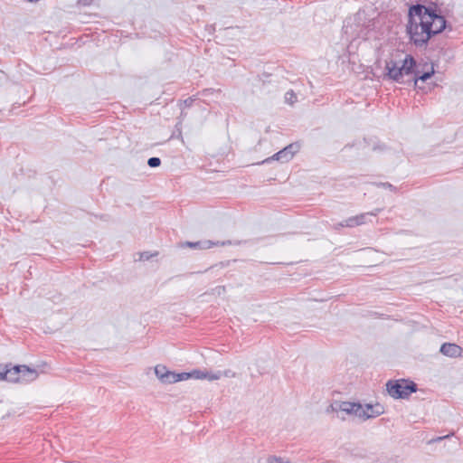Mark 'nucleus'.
Returning a JSON list of instances; mask_svg holds the SVG:
<instances>
[{"mask_svg": "<svg viewBox=\"0 0 463 463\" xmlns=\"http://www.w3.org/2000/svg\"><path fill=\"white\" fill-rule=\"evenodd\" d=\"M147 164L151 167H156L160 165L161 160L158 157H151L148 159Z\"/></svg>", "mask_w": 463, "mask_h": 463, "instance_id": "obj_17", "label": "nucleus"}, {"mask_svg": "<svg viewBox=\"0 0 463 463\" xmlns=\"http://www.w3.org/2000/svg\"><path fill=\"white\" fill-rule=\"evenodd\" d=\"M414 64L411 56L397 52L386 61L385 71L388 77L393 80L405 82L404 78L407 77V80L413 81L416 88L422 89L420 83L434 74V67L432 64H425L422 69H414Z\"/></svg>", "mask_w": 463, "mask_h": 463, "instance_id": "obj_2", "label": "nucleus"}, {"mask_svg": "<svg viewBox=\"0 0 463 463\" xmlns=\"http://www.w3.org/2000/svg\"><path fill=\"white\" fill-rule=\"evenodd\" d=\"M7 366L0 364V380H5Z\"/></svg>", "mask_w": 463, "mask_h": 463, "instance_id": "obj_18", "label": "nucleus"}, {"mask_svg": "<svg viewBox=\"0 0 463 463\" xmlns=\"http://www.w3.org/2000/svg\"><path fill=\"white\" fill-rule=\"evenodd\" d=\"M387 391L393 398H405L416 391V385L405 380L389 382L387 383Z\"/></svg>", "mask_w": 463, "mask_h": 463, "instance_id": "obj_4", "label": "nucleus"}, {"mask_svg": "<svg viewBox=\"0 0 463 463\" xmlns=\"http://www.w3.org/2000/svg\"><path fill=\"white\" fill-rule=\"evenodd\" d=\"M219 245V242H213L212 241H209V240H204V241H196V242H184L181 244L182 247H184V246H187V247H190V248H194V249H200V250H206V249H210L213 246H217Z\"/></svg>", "mask_w": 463, "mask_h": 463, "instance_id": "obj_10", "label": "nucleus"}, {"mask_svg": "<svg viewBox=\"0 0 463 463\" xmlns=\"http://www.w3.org/2000/svg\"><path fill=\"white\" fill-rule=\"evenodd\" d=\"M184 375H185V381L188 379H196V380H204V370L194 369L191 372H184Z\"/></svg>", "mask_w": 463, "mask_h": 463, "instance_id": "obj_14", "label": "nucleus"}, {"mask_svg": "<svg viewBox=\"0 0 463 463\" xmlns=\"http://www.w3.org/2000/svg\"><path fill=\"white\" fill-rule=\"evenodd\" d=\"M148 259H149V256L147 255V253L145 252V253L140 254V258H139L140 260H148Z\"/></svg>", "mask_w": 463, "mask_h": 463, "instance_id": "obj_20", "label": "nucleus"}, {"mask_svg": "<svg viewBox=\"0 0 463 463\" xmlns=\"http://www.w3.org/2000/svg\"><path fill=\"white\" fill-rule=\"evenodd\" d=\"M375 214L376 213H363V214L349 218L348 220L345 221V226L354 227V226L363 224V223L366 222V219L368 217L375 216Z\"/></svg>", "mask_w": 463, "mask_h": 463, "instance_id": "obj_11", "label": "nucleus"}, {"mask_svg": "<svg viewBox=\"0 0 463 463\" xmlns=\"http://www.w3.org/2000/svg\"><path fill=\"white\" fill-rule=\"evenodd\" d=\"M440 353L449 357H460L463 355V349L456 344L446 343L440 346Z\"/></svg>", "mask_w": 463, "mask_h": 463, "instance_id": "obj_7", "label": "nucleus"}, {"mask_svg": "<svg viewBox=\"0 0 463 463\" xmlns=\"http://www.w3.org/2000/svg\"><path fill=\"white\" fill-rule=\"evenodd\" d=\"M183 381H185V375H184V372L183 373H175L173 371H169V373H167L166 377L164 379L162 383L172 384V383H175L183 382Z\"/></svg>", "mask_w": 463, "mask_h": 463, "instance_id": "obj_12", "label": "nucleus"}, {"mask_svg": "<svg viewBox=\"0 0 463 463\" xmlns=\"http://www.w3.org/2000/svg\"><path fill=\"white\" fill-rule=\"evenodd\" d=\"M80 2H81L82 4H84V5H87V4H88V2H87L86 0H80Z\"/></svg>", "mask_w": 463, "mask_h": 463, "instance_id": "obj_23", "label": "nucleus"}, {"mask_svg": "<svg viewBox=\"0 0 463 463\" xmlns=\"http://www.w3.org/2000/svg\"><path fill=\"white\" fill-rule=\"evenodd\" d=\"M21 365L7 368L5 381L20 382Z\"/></svg>", "mask_w": 463, "mask_h": 463, "instance_id": "obj_13", "label": "nucleus"}, {"mask_svg": "<svg viewBox=\"0 0 463 463\" xmlns=\"http://www.w3.org/2000/svg\"><path fill=\"white\" fill-rule=\"evenodd\" d=\"M39 373L35 369L26 365H21L20 382H32L38 377Z\"/></svg>", "mask_w": 463, "mask_h": 463, "instance_id": "obj_9", "label": "nucleus"}, {"mask_svg": "<svg viewBox=\"0 0 463 463\" xmlns=\"http://www.w3.org/2000/svg\"><path fill=\"white\" fill-rule=\"evenodd\" d=\"M285 99L289 104H294L297 101V96L293 91H288L285 94Z\"/></svg>", "mask_w": 463, "mask_h": 463, "instance_id": "obj_16", "label": "nucleus"}, {"mask_svg": "<svg viewBox=\"0 0 463 463\" xmlns=\"http://www.w3.org/2000/svg\"><path fill=\"white\" fill-rule=\"evenodd\" d=\"M300 146L297 143L290 144L282 150L279 151L271 157L266 158L261 162V164L268 163L270 160H277L281 162H288L294 156V155L299 150Z\"/></svg>", "mask_w": 463, "mask_h": 463, "instance_id": "obj_5", "label": "nucleus"}, {"mask_svg": "<svg viewBox=\"0 0 463 463\" xmlns=\"http://www.w3.org/2000/svg\"><path fill=\"white\" fill-rule=\"evenodd\" d=\"M154 370L156 376L161 383L164 381V379L166 377L167 373L170 371L165 365L162 364L156 365Z\"/></svg>", "mask_w": 463, "mask_h": 463, "instance_id": "obj_15", "label": "nucleus"}, {"mask_svg": "<svg viewBox=\"0 0 463 463\" xmlns=\"http://www.w3.org/2000/svg\"><path fill=\"white\" fill-rule=\"evenodd\" d=\"M214 291L216 292V294L218 295H222L225 292V288L224 287H217Z\"/></svg>", "mask_w": 463, "mask_h": 463, "instance_id": "obj_19", "label": "nucleus"}, {"mask_svg": "<svg viewBox=\"0 0 463 463\" xmlns=\"http://www.w3.org/2000/svg\"><path fill=\"white\" fill-rule=\"evenodd\" d=\"M331 408L333 411L336 412L338 418L345 419L343 414H345L362 421L364 409L361 403L341 402L331 405Z\"/></svg>", "mask_w": 463, "mask_h": 463, "instance_id": "obj_3", "label": "nucleus"}, {"mask_svg": "<svg viewBox=\"0 0 463 463\" xmlns=\"http://www.w3.org/2000/svg\"><path fill=\"white\" fill-rule=\"evenodd\" d=\"M446 26L443 16L430 12L422 5L410 8L407 32L415 44L425 43L432 34L440 33Z\"/></svg>", "mask_w": 463, "mask_h": 463, "instance_id": "obj_1", "label": "nucleus"}, {"mask_svg": "<svg viewBox=\"0 0 463 463\" xmlns=\"http://www.w3.org/2000/svg\"><path fill=\"white\" fill-rule=\"evenodd\" d=\"M269 463H283V461L280 458H274L269 460Z\"/></svg>", "mask_w": 463, "mask_h": 463, "instance_id": "obj_21", "label": "nucleus"}, {"mask_svg": "<svg viewBox=\"0 0 463 463\" xmlns=\"http://www.w3.org/2000/svg\"><path fill=\"white\" fill-rule=\"evenodd\" d=\"M204 380L209 382L218 381L222 377H233L234 373L230 370L225 371H208L204 369Z\"/></svg>", "mask_w": 463, "mask_h": 463, "instance_id": "obj_8", "label": "nucleus"}, {"mask_svg": "<svg viewBox=\"0 0 463 463\" xmlns=\"http://www.w3.org/2000/svg\"><path fill=\"white\" fill-rule=\"evenodd\" d=\"M382 185H383V187H389V188H391V187H392V185H391V184H383Z\"/></svg>", "mask_w": 463, "mask_h": 463, "instance_id": "obj_22", "label": "nucleus"}, {"mask_svg": "<svg viewBox=\"0 0 463 463\" xmlns=\"http://www.w3.org/2000/svg\"><path fill=\"white\" fill-rule=\"evenodd\" d=\"M364 413H362V421L369 419L376 418L384 413V407L376 402L374 404L366 403L363 404Z\"/></svg>", "mask_w": 463, "mask_h": 463, "instance_id": "obj_6", "label": "nucleus"}]
</instances>
